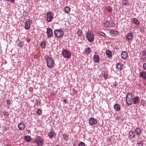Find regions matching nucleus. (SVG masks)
I'll return each mask as SVG.
<instances>
[{
    "mask_svg": "<svg viewBox=\"0 0 146 146\" xmlns=\"http://www.w3.org/2000/svg\"><path fill=\"white\" fill-rule=\"evenodd\" d=\"M16 43L17 45L20 47H22L23 46V45H22L21 41L19 39L17 40L16 41Z\"/></svg>",
    "mask_w": 146,
    "mask_h": 146,
    "instance_id": "25",
    "label": "nucleus"
},
{
    "mask_svg": "<svg viewBox=\"0 0 146 146\" xmlns=\"http://www.w3.org/2000/svg\"><path fill=\"white\" fill-rule=\"evenodd\" d=\"M116 67L119 71H121L123 68L122 64L119 63H118L116 64Z\"/></svg>",
    "mask_w": 146,
    "mask_h": 146,
    "instance_id": "13",
    "label": "nucleus"
},
{
    "mask_svg": "<svg viewBox=\"0 0 146 146\" xmlns=\"http://www.w3.org/2000/svg\"><path fill=\"white\" fill-rule=\"evenodd\" d=\"M56 134L55 132H54L52 131H51L50 133H49V136L50 138H52L56 136Z\"/></svg>",
    "mask_w": 146,
    "mask_h": 146,
    "instance_id": "24",
    "label": "nucleus"
},
{
    "mask_svg": "<svg viewBox=\"0 0 146 146\" xmlns=\"http://www.w3.org/2000/svg\"><path fill=\"white\" fill-rule=\"evenodd\" d=\"M110 25V22L108 21H106V23H104V25L105 26L107 27H109Z\"/></svg>",
    "mask_w": 146,
    "mask_h": 146,
    "instance_id": "30",
    "label": "nucleus"
},
{
    "mask_svg": "<svg viewBox=\"0 0 146 146\" xmlns=\"http://www.w3.org/2000/svg\"><path fill=\"white\" fill-rule=\"evenodd\" d=\"M114 109L117 111H119L121 110L119 104H116L114 106Z\"/></svg>",
    "mask_w": 146,
    "mask_h": 146,
    "instance_id": "22",
    "label": "nucleus"
},
{
    "mask_svg": "<svg viewBox=\"0 0 146 146\" xmlns=\"http://www.w3.org/2000/svg\"><path fill=\"white\" fill-rule=\"evenodd\" d=\"M113 25H115V23H113Z\"/></svg>",
    "mask_w": 146,
    "mask_h": 146,
    "instance_id": "56",
    "label": "nucleus"
},
{
    "mask_svg": "<svg viewBox=\"0 0 146 146\" xmlns=\"http://www.w3.org/2000/svg\"><path fill=\"white\" fill-rule=\"evenodd\" d=\"M31 146H34L33 145H31Z\"/></svg>",
    "mask_w": 146,
    "mask_h": 146,
    "instance_id": "55",
    "label": "nucleus"
},
{
    "mask_svg": "<svg viewBox=\"0 0 146 146\" xmlns=\"http://www.w3.org/2000/svg\"><path fill=\"white\" fill-rule=\"evenodd\" d=\"M47 21L49 22H51L53 18L52 13L50 11L47 12Z\"/></svg>",
    "mask_w": 146,
    "mask_h": 146,
    "instance_id": "9",
    "label": "nucleus"
},
{
    "mask_svg": "<svg viewBox=\"0 0 146 146\" xmlns=\"http://www.w3.org/2000/svg\"><path fill=\"white\" fill-rule=\"evenodd\" d=\"M63 138L65 140H67L68 139V136L67 135L64 136Z\"/></svg>",
    "mask_w": 146,
    "mask_h": 146,
    "instance_id": "45",
    "label": "nucleus"
},
{
    "mask_svg": "<svg viewBox=\"0 0 146 146\" xmlns=\"http://www.w3.org/2000/svg\"><path fill=\"white\" fill-rule=\"evenodd\" d=\"M32 22L31 20L28 19L25 23V29L26 30L28 29L30 27V25Z\"/></svg>",
    "mask_w": 146,
    "mask_h": 146,
    "instance_id": "10",
    "label": "nucleus"
},
{
    "mask_svg": "<svg viewBox=\"0 0 146 146\" xmlns=\"http://www.w3.org/2000/svg\"><path fill=\"white\" fill-rule=\"evenodd\" d=\"M55 146H59L58 145H56Z\"/></svg>",
    "mask_w": 146,
    "mask_h": 146,
    "instance_id": "54",
    "label": "nucleus"
},
{
    "mask_svg": "<svg viewBox=\"0 0 146 146\" xmlns=\"http://www.w3.org/2000/svg\"><path fill=\"white\" fill-rule=\"evenodd\" d=\"M110 33L111 36L114 37L119 34V32L117 31L111 30L110 31Z\"/></svg>",
    "mask_w": 146,
    "mask_h": 146,
    "instance_id": "12",
    "label": "nucleus"
},
{
    "mask_svg": "<svg viewBox=\"0 0 146 146\" xmlns=\"http://www.w3.org/2000/svg\"><path fill=\"white\" fill-rule=\"evenodd\" d=\"M27 41V42H29L30 41V39L29 38H27L26 39Z\"/></svg>",
    "mask_w": 146,
    "mask_h": 146,
    "instance_id": "50",
    "label": "nucleus"
},
{
    "mask_svg": "<svg viewBox=\"0 0 146 146\" xmlns=\"http://www.w3.org/2000/svg\"><path fill=\"white\" fill-rule=\"evenodd\" d=\"M46 43L44 41H42L41 43L40 46L42 48H45L46 47Z\"/></svg>",
    "mask_w": 146,
    "mask_h": 146,
    "instance_id": "27",
    "label": "nucleus"
},
{
    "mask_svg": "<svg viewBox=\"0 0 146 146\" xmlns=\"http://www.w3.org/2000/svg\"><path fill=\"white\" fill-rule=\"evenodd\" d=\"M135 133L137 135H139L141 134V131L140 129L139 128H137L135 130Z\"/></svg>",
    "mask_w": 146,
    "mask_h": 146,
    "instance_id": "21",
    "label": "nucleus"
},
{
    "mask_svg": "<svg viewBox=\"0 0 146 146\" xmlns=\"http://www.w3.org/2000/svg\"><path fill=\"white\" fill-rule=\"evenodd\" d=\"M25 140L28 142H29L31 140V137L30 136L26 135L24 137Z\"/></svg>",
    "mask_w": 146,
    "mask_h": 146,
    "instance_id": "28",
    "label": "nucleus"
},
{
    "mask_svg": "<svg viewBox=\"0 0 146 146\" xmlns=\"http://www.w3.org/2000/svg\"><path fill=\"white\" fill-rule=\"evenodd\" d=\"M94 61L96 63H98L100 62V59L99 57L97 55H95L94 56Z\"/></svg>",
    "mask_w": 146,
    "mask_h": 146,
    "instance_id": "20",
    "label": "nucleus"
},
{
    "mask_svg": "<svg viewBox=\"0 0 146 146\" xmlns=\"http://www.w3.org/2000/svg\"><path fill=\"white\" fill-rule=\"evenodd\" d=\"M77 34L79 36H81L82 35V31L81 30L79 29L77 31Z\"/></svg>",
    "mask_w": 146,
    "mask_h": 146,
    "instance_id": "34",
    "label": "nucleus"
},
{
    "mask_svg": "<svg viewBox=\"0 0 146 146\" xmlns=\"http://www.w3.org/2000/svg\"><path fill=\"white\" fill-rule=\"evenodd\" d=\"M36 105L38 106L40 105L41 104V102L40 101H38V100H36Z\"/></svg>",
    "mask_w": 146,
    "mask_h": 146,
    "instance_id": "39",
    "label": "nucleus"
},
{
    "mask_svg": "<svg viewBox=\"0 0 146 146\" xmlns=\"http://www.w3.org/2000/svg\"><path fill=\"white\" fill-rule=\"evenodd\" d=\"M34 142L38 146H41L44 144L43 139L41 137L39 136L36 137L34 140Z\"/></svg>",
    "mask_w": 146,
    "mask_h": 146,
    "instance_id": "5",
    "label": "nucleus"
},
{
    "mask_svg": "<svg viewBox=\"0 0 146 146\" xmlns=\"http://www.w3.org/2000/svg\"><path fill=\"white\" fill-rule=\"evenodd\" d=\"M113 85L114 86H117V84L116 82H114L113 83Z\"/></svg>",
    "mask_w": 146,
    "mask_h": 146,
    "instance_id": "48",
    "label": "nucleus"
},
{
    "mask_svg": "<svg viewBox=\"0 0 146 146\" xmlns=\"http://www.w3.org/2000/svg\"><path fill=\"white\" fill-rule=\"evenodd\" d=\"M73 93H74V94H77L78 91L77 90H75L74 89H73Z\"/></svg>",
    "mask_w": 146,
    "mask_h": 146,
    "instance_id": "42",
    "label": "nucleus"
},
{
    "mask_svg": "<svg viewBox=\"0 0 146 146\" xmlns=\"http://www.w3.org/2000/svg\"><path fill=\"white\" fill-rule=\"evenodd\" d=\"M25 124L23 122L19 123L18 125V127L19 129L21 130H23L25 128Z\"/></svg>",
    "mask_w": 146,
    "mask_h": 146,
    "instance_id": "15",
    "label": "nucleus"
},
{
    "mask_svg": "<svg viewBox=\"0 0 146 146\" xmlns=\"http://www.w3.org/2000/svg\"><path fill=\"white\" fill-rule=\"evenodd\" d=\"M86 37L88 40L90 42H92L94 40V36L93 34L91 32L88 31L86 33Z\"/></svg>",
    "mask_w": 146,
    "mask_h": 146,
    "instance_id": "4",
    "label": "nucleus"
},
{
    "mask_svg": "<svg viewBox=\"0 0 146 146\" xmlns=\"http://www.w3.org/2000/svg\"><path fill=\"white\" fill-rule=\"evenodd\" d=\"M33 88H30V92H31V91H33Z\"/></svg>",
    "mask_w": 146,
    "mask_h": 146,
    "instance_id": "51",
    "label": "nucleus"
},
{
    "mask_svg": "<svg viewBox=\"0 0 146 146\" xmlns=\"http://www.w3.org/2000/svg\"><path fill=\"white\" fill-rule=\"evenodd\" d=\"M139 75L140 77L146 80V72H139Z\"/></svg>",
    "mask_w": 146,
    "mask_h": 146,
    "instance_id": "17",
    "label": "nucleus"
},
{
    "mask_svg": "<svg viewBox=\"0 0 146 146\" xmlns=\"http://www.w3.org/2000/svg\"><path fill=\"white\" fill-rule=\"evenodd\" d=\"M64 10L66 12L69 13L70 11V8L69 7L67 6L65 7Z\"/></svg>",
    "mask_w": 146,
    "mask_h": 146,
    "instance_id": "31",
    "label": "nucleus"
},
{
    "mask_svg": "<svg viewBox=\"0 0 146 146\" xmlns=\"http://www.w3.org/2000/svg\"><path fill=\"white\" fill-rule=\"evenodd\" d=\"M42 113V110L39 108L37 110V113L39 115H41Z\"/></svg>",
    "mask_w": 146,
    "mask_h": 146,
    "instance_id": "35",
    "label": "nucleus"
},
{
    "mask_svg": "<svg viewBox=\"0 0 146 146\" xmlns=\"http://www.w3.org/2000/svg\"><path fill=\"white\" fill-rule=\"evenodd\" d=\"M6 0L7 1H9L10 2L12 3H14L15 2L14 0Z\"/></svg>",
    "mask_w": 146,
    "mask_h": 146,
    "instance_id": "46",
    "label": "nucleus"
},
{
    "mask_svg": "<svg viewBox=\"0 0 146 146\" xmlns=\"http://www.w3.org/2000/svg\"><path fill=\"white\" fill-rule=\"evenodd\" d=\"M47 61V65L49 68L52 67L54 64V60L51 58L47 56L46 58Z\"/></svg>",
    "mask_w": 146,
    "mask_h": 146,
    "instance_id": "3",
    "label": "nucleus"
},
{
    "mask_svg": "<svg viewBox=\"0 0 146 146\" xmlns=\"http://www.w3.org/2000/svg\"><path fill=\"white\" fill-rule=\"evenodd\" d=\"M106 55H108L109 57L112 56V52L110 50H107L106 52Z\"/></svg>",
    "mask_w": 146,
    "mask_h": 146,
    "instance_id": "26",
    "label": "nucleus"
},
{
    "mask_svg": "<svg viewBox=\"0 0 146 146\" xmlns=\"http://www.w3.org/2000/svg\"><path fill=\"white\" fill-rule=\"evenodd\" d=\"M124 4L125 5H126V3H124Z\"/></svg>",
    "mask_w": 146,
    "mask_h": 146,
    "instance_id": "53",
    "label": "nucleus"
},
{
    "mask_svg": "<svg viewBox=\"0 0 146 146\" xmlns=\"http://www.w3.org/2000/svg\"><path fill=\"white\" fill-rule=\"evenodd\" d=\"M97 122V120L94 117H90L89 120V124L92 125H93L96 124Z\"/></svg>",
    "mask_w": 146,
    "mask_h": 146,
    "instance_id": "11",
    "label": "nucleus"
},
{
    "mask_svg": "<svg viewBox=\"0 0 146 146\" xmlns=\"http://www.w3.org/2000/svg\"><path fill=\"white\" fill-rule=\"evenodd\" d=\"M121 57L123 59H125L128 56V54L127 52L125 51H123L121 53Z\"/></svg>",
    "mask_w": 146,
    "mask_h": 146,
    "instance_id": "19",
    "label": "nucleus"
},
{
    "mask_svg": "<svg viewBox=\"0 0 146 146\" xmlns=\"http://www.w3.org/2000/svg\"><path fill=\"white\" fill-rule=\"evenodd\" d=\"M63 101L65 103H67L68 102V100L66 99H65L63 100Z\"/></svg>",
    "mask_w": 146,
    "mask_h": 146,
    "instance_id": "49",
    "label": "nucleus"
},
{
    "mask_svg": "<svg viewBox=\"0 0 146 146\" xmlns=\"http://www.w3.org/2000/svg\"><path fill=\"white\" fill-rule=\"evenodd\" d=\"M139 100V97L138 96H136L134 98H133V101L134 104H136L137 102Z\"/></svg>",
    "mask_w": 146,
    "mask_h": 146,
    "instance_id": "23",
    "label": "nucleus"
},
{
    "mask_svg": "<svg viewBox=\"0 0 146 146\" xmlns=\"http://www.w3.org/2000/svg\"><path fill=\"white\" fill-rule=\"evenodd\" d=\"M6 146H10V145L9 144H7L6 145Z\"/></svg>",
    "mask_w": 146,
    "mask_h": 146,
    "instance_id": "52",
    "label": "nucleus"
},
{
    "mask_svg": "<svg viewBox=\"0 0 146 146\" xmlns=\"http://www.w3.org/2000/svg\"><path fill=\"white\" fill-rule=\"evenodd\" d=\"M133 99L132 94L129 93H127L126 96V102L128 106H131L132 104Z\"/></svg>",
    "mask_w": 146,
    "mask_h": 146,
    "instance_id": "2",
    "label": "nucleus"
},
{
    "mask_svg": "<svg viewBox=\"0 0 146 146\" xmlns=\"http://www.w3.org/2000/svg\"><path fill=\"white\" fill-rule=\"evenodd\" d=\"M140 56V59L143 60H146V50H144L141 52Z\"/></svg>",
    "mask_w": 146,
    "mask_h": 146,
    "instance_id": "7",
    "label": "nucleus"
},
{
    "mask_svg": "<svg viewBox=\"0 0 146 146\" xmlns=\"http://www.w3.org/2000/svg\"><path fill=\"white\" fill-rule=\"evenodd\" d=\"M132 23L136 25H139L140 23V22L136 18H133L131 19Z\"/></svg>",
    "mask_w": 146,
    "mask_h": 146,
    "instance_id": "16",
    "label": "nucleus"
},
{
    "mask_svg": "<svg viewBox=\"0 0 146 146\" xmlns=\"http://www.w3.org/2000/svg\"><path fill=\"white\" fill-rule=\"evenodd\" d=\"M106 9L110 12H112V9L110 6L107 7H106Z\"/></svg>",
    "mask_w": 146,
    "mask_h": 146,
    "instance_id": "32",
    "label": "nucleus"
},
{
    "mask_svg": "<svg viewBox=\"0 0 146 146\" xmlns=\"http://www.w3.org/2000/svg\"><path fill=\"white\" fill-rule=\"evenodd\" d=\"M103 76L104 79H106L107 78L108 76V74L106 71H105L104 72Z\"/></svg>",
    "mask_w": 146,
    "mask_h": 146,
    "instance_id": "33",
    "label": "nucleus"
},
{
    "mask_svg": "<svg viewBox=\"0 0 146 146\" xmlns=\"http://www.w3.org/2000/svg\"><path fill=\"white\" fill-rule=\"evenodd\" d=\"M99 34L100 35H101L103 36H104L106 35V34L105 33L102 32H101L100 33H99Z\"/></svg>",
    "mask_w": 146,
    "mask_h": 146,
    "instance_id": "41",
    "label": "nucleus"
},
{
    "mask_svg": "<svg viewBox=\"0 0 146 146\" xmlns=\"http://www.w3.org/2000/svg\"><path fill=\"white\" fill-rule=\"evenodd\" d=\"M55 35L58 38H60L63 36L64 34V32L62 29H56L54 31Z\"/></svg>",
    "mask_w": 146,
    "mask_h": 146,
    "instance_id": "1",
    "label": "nucleus"
},
{
    "mask_svg": "<svg viewBox=\"0 0 146 146\" xmlns=\"http://www.w3.org/2000/svg\"><path fill=\"white\" fill-rule=\"evenodd\" d=\"M135 133L133 131H130L129 133V138L133 139L135 137Z\"/></svg>",
    "mask_w": 146,
    "mask_h": 146,
    "instance_id": "18",
    "label": "nucleus"
},
{
    "mask_svg": "<svg viewBox=\"0 0 146 146\" xmlns=\"http://www.w3.org/2000/svg\"><path fill=\"white\" fill-rule=\"evenodd\" d=\"M143 67L144 69L146 70V63H145L143 64Z\"/></svg>",
    "mask_w": 146,
    "mask_h": 146,
    "instance_id": "44",
    "label": "nucleus"
},
{
    "mask_svg": "<svg viewBox=\"0 0 146 146\" xmlns=\"http://www.w3.org/2000/svg\"><path fill=\"white\" fill-rule=\"evenodd\" d=\"M137 145H138L139 146H142L143 145V142L142 141H140L137 143Z\"/></svg>",
    "mask_w": 146,
    "mask_h": 146,
    "instance_id": "36",
    "label": "nucleus"
},
{
    "mask_svg": "<svg viewBox=\"0 0 146 146\" xmlns=\"http://www.w3.org/2000/svg\"><path fill=\"white\" fill-rule=\"evenodd\" d=\"M47 30L46 34L48 37L49 38L52 37L53 36L52 30L50 28H47Z\"/></svg>",
    "mask_w": 146,
    "mask_h": 146,
    "instance_id": "8",
    "label": "nucleus"
},
{
    "mask_svg": "<svg viewBox=\"0 0 146 146\" xmlns=\"http://www.w3.org/2000/svg\"><path fill=\"white\" fill-rule=\"evenodd\" d=\"M85 51L86 54H89L91 52V49L90 47H88L85 49Z\"/></svg>",
    "mask_w": 146,
    "mask_h": 146,
    "instance_id": "29",
    "label": "nucleus"
},
{
    "mask_svg": "<svg viewBox=\"0 0 146 146\" xmlns=\"http://www.w3.org/2000/svg\"><path fill=\"white\" fill-rule=\"evenodd\" d=\"M62 56L65 58H69L71 56V54L67 50H64L62 52Z\"/></svg>",
    "mask_w": 146,
    "mask_h": 146,
    "instance_id": "6",
    "label": "nucleus"
},
{
    "mask_svg": "<svg viewBox=\"0 0 146 146\" xmlns=\"http://www.w3.org/2000/svg\"><path fill=\"white\" fill-rule=\"evenodd\" d=\"M145 101L143 100H142L141 101V104L142 106H143L145 104Z\"/></svg>",
    "mask_w": 146,
    "mask_h": 146,
    "instance_id": "40",
    "label": "nucleus"
},
{
    "mask_svg": "<svg viewBox=\"0 0 146 146\" xmlns=\"http://www.w3.org/2000/svg\"><path fill=\"white\" fill-rule=\"evenodd\" d=\"M133 35L131 33H128L126 36V39L128 41L131 40L133 38Z\"/></svg>",
    "mask_w": 146,
    "mask_h": 146,
    "instance_id": "14",
    "label": "nucleus"
},
{
    "mask_svg": "<svg viewBox=\"0 0 146 146\" xmlns=\"http://www.w3.org/2000/svg\"><path fill=\"white\" fill-rule=\"evenodd\" d=\"M117 119L118 120V123H121L123 121V119L122 118H121L120 117H117Z\"/></svg>",
    "mask_w": 146,
    "mask_h": 146,
    "instance_id": "37",
    "label": "nucleus"
},
{
    "mask_svg": "<svg viewBox=\"0 0 146 146\" xmlns=\"http://www.w3.org/2000/svg\"><path fill=\"white\" fill-rule=\"evenodd\" d=\"M7 103L8 104V106H9L10 104V101L9 100H7Z\"/></svg>",
    "mask_w": 146,
    "mask_h": 146,
    "instance_id": "43",
    "label": "nucleus"
},
{
    "mask_svg": "<svg viewBox=\"0 0 146 146\" xmlns=\"http://www.w3.org/2000/svg\"><path fill=\"white\" fill-rule=\"evenodd\" d=\"M78 146H85V144L84 142H81L79 144Z\"/></svg>",
    "mask_w": 146,
    "mask_h": 146,
    "instance_id": "38",
    "label": "nucleus"
},
{
    "mask_svg": "<svg viewBox=\"0 0 146 146\" xmlns=\"http://www.w3.org/2000/svg\"><path fill=\"white\" fill-rule=\"evenodd\" d=\"M8 112L7 111H5L4 113V115L6 116H8Z\"/></svg>",
    "mask_w": 146,
    "mask_h": 146,
    "instance_id": "47",
    "label": "nucleus"
}]
</instances>
